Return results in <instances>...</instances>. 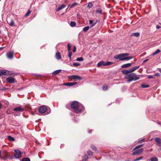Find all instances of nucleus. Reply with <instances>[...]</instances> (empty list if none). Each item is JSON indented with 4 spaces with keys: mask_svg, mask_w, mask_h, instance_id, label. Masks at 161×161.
Here are the masks:
<instances>
[{
    "mask_svg": "<svg viewBox=\"0 0 161 161\" xmlns=\"http://www.w3.org/2000/svg\"><path fill=\"white\" fill-rule=\"evenodd\" d=\"M1 32V31H0V33Z\"/></svg>",
    "mask_w": 161,
    "mask_h": 161,
    "instance_id": "nucleus-61",
    "label": "nucleus"
},
{
    "mask_svg": "<svg viewBox=\"0 0 161 161\" xmlns=\"http://www.w3.org/2000/svg\"><path fill=\"white\" fill-rule=\"evenodd\" d=\"M148 59H146L145 60H144L143 61V63H145V62H146L148 60Z\"/></svg>",
    "mask_w": 161,
    "mask_h": 161,
    "instance_id": "nucleus-54",
    "label": "nucleus"
},
{
    "mask_svg": "<svg viewBox=\"0 0 161 161\" xmlns=\"http://www.w3.org/2000/svg\"><path fill=\"white\" fill-rule=\"evenodd\" d=\"M159 71L160 72V73H161V69H159Z\"/></svg>",
    "mask_w": 161,
    "mask_h": 161,
    "instance_id": "nucleus-57",
    "label": "nucleus"
},
{
    "mask_svg": "<svg viewBox=\"0 0 161 161\" xmlns=\"http://www.w3.org/2000/svg\"><path fill=\"white\" fill-rule=\"evenodd\" d=\"M139 35L140 34L138 32L133 33L131 35V36H134L137 37L139 36Z\"/></svg>",
    "mask_w": 161,
    "mask_h": 161,
    "instance_id": "nucleus-24",
    "label": "nucleus"
},
{
    "mask_svg": "<svg viewBox=\"0 0 161 161\" xmlns=\"http://www.w3.org/2000/svg\"><path fill=\"white\" fill-rule=\"evenodd\" d=\"M160 28H161V27L159 25H157L156 26V28L157 29H159Z\"/></svg>",
    "mask_w": 161,
    "mask_h": 161,
    "instance_id": "nucleus-52",
    "label": "nucleus"
},
{
    "mask_svg": "<svg viewBox=\"0 0 161 161\" xmlns=\"http://www.w3.org/2000/svg\"><path fill=\"white\" fill-rule=\"evenodd\" d=\"M142 158V157H139L136 159H134V160H133V161H137L140 160Z\"/></svg>",
    "mask_w": 161,
    "mask_h": 161,
    "instance_id": "nucleus-40",
    "label": "nucleus"
},
{
    "mask_svg": "<svg viewBox=\"0 0 161 161\" xmlns=\"http://www.w3.org/2000/svg\"><path fill=\"white\" fill-rule=\"evenodd\" d=\"M8 73V71L6 70H0V76H7V73Z\"/></svg>",
    "mask_w": 161,
    "mask_h": 161,
    "instance_id": "nucleus-7",
    "label": "nucleus"
},
{
    "mask_svg": "<svg viewBox=\"0 0 161 161\" xmlns=\"http://www.w3.org/2000/svg\"><path fill=\"white\" fill-rule=\"evenodd\" d=\"M8 139L10 141H14L15 140V139L14 137L11 136H8Z\"/></svg>",
    "mask_w": 161,
    "mask_h": 161,
    "instance_id": "nucleus-29",
    "label": "nucleus"
},
{
    "mask_svg": "<svg viewBox=\"0 0 161 161\" xmlns=\"http://www.w3.org/2000/svg\"><path fill=\"white\" fill-rule=\"evenodd\" d=\"M161 25V23H159Z\"/></svg>",
    "mask_w": 161,
    "mask_h": 161,
    "instance_id": "nucleus-60",
    "label": "nucleus"
},
{
    "mask_svg": "<svg viewBox=\"0 0 161 161\" xmlns=\"http://www.w3.org/2000/svg\"><path fill=\"white\" fill-rule=\"evenodd\" d=\"M14 151L15 152L14 156L17 158H19L21 157V152L20 150L18 149L14 150Z\"/></svg>",
    "mask_w": 161,
    "mask_h": 161,
    "instance_id": "nucleus-6",
    "label": "nucleus"
},
{
    "mask_svg": "<svg viewBox=\"0 0 161 161\" xmlns=\"http://www.w3.org/2000/svg\"><path fill=\"white\" fill-rule=\"evenodd\" d=\"M71 107L76 114H80L84 110V107L77 101H74L72 102Z\"/></svg>",
    "mask_w": 161,
    "mask_h": 161,
    "instance_id": "nucleus-1",
    "label": "nucleus"
},
{
    "mask_svg": "<svg viewBox=\"0 0 161 161\" xmlns=\"http://www.w3.org/2000/svg\"><path fill=\"white\" fill-rule=\"evenodd\" d=\"M108 86H104L102 87L104 91L107 90L108 89Z\"/></svg>",
    "mask_w": 161,
    "mask_h": 161,
    "instance_id": "nucleus-41",
    "label": "nucleus"
},
{
    "mask_svg": "<svg viewBox=\"0 0 161 161\" xmlns=\"http://www.w3.org/2000/svg\"><path fill=\"white\" fill-rule=\"evenodd\" d=\"M13 110L15 111L22 112L24 109L21 106L18 107L14 108Z\"/></svg>",
    "mask_w": 161,
    "mask_h": 161,
    "instance_id": "nucleus-8",
    "label": "nucleus"
},
{
    "mask_svg": "<svg viewBox=\"0 0 161 161\" xmlns=\"http://www.w3.org/2000/svg\"><path fill=\"white\" fill-rule=\"evenodd\" d=\"M132 65L131 63H128L127 64H124L121 66L122 68H126Z\"/></svg>",
    "mask_w": 161,
    "mask_h": 161,
    "instance_id": "nucleus-16",
    "label": "nucleus"
},
{
    "mask_svg": "<svg viewBox=\"0 0 161 161\" xmlns=\"http://www.w3.org/2000/svg\"><path fill=\"white\" fill-rule=\"evenodd\" d=\"M136 74L135 73H132L129 74V76H130V78L132 79H136L137 78H139V77L136 76Z\"/></svg>",
    "mask_w": 161,
    "mask_h": 161,
    "instance_id": "nucleus-15",
    "label": "nucleus"
},
{
    "mask_svg": "<svg viewBox=\"0 0 161 161\" xmlns=\"http://www.w3.org/2000/svg\"><path fill=\"white\" fill-rule=\"evenodd\" d=\"M89 22L90 24L91 25V27H93L96 24V23H95L94 24H92L93 21L92 20H89Z\"/></svg>",
    "mask_w": 161,
    "mask_h": 161,
    "instance_id": "nucleus-25",
    "label": "nucleus"
},
{
    "mask_svg": "<svg viewBox=\"0 0 161 161\" xmlns=\"http://www.w3.org/2000/svg\"><path fill=\"white\" fill-rule=\"evenodd\" d=\"M88 154L90 156H92L93 155V153L90 150H89L87 152Z\"/></svg>",
    "mask_w": 161,
    "mask_h": 161,
    "instance_id": "nucleus-33",
    "label": "nucleus"
},
{
    "mask_svg": "<svg viewBox=\"0 0 161 161\" xmlns=\"http://www.w3.org/2000/svg\"><path fill=\"white\" fill-rule=\"evenodd\" d=\"M69 77L71 78L72 79L77 80H80L82 79V78L80 76L77 75H72L70 76Z\"/></svg>",
    "mask_w": 161,
    "mask_h": 161,
    "instance_id": "nucleus-10",
    "label": "nucleus"
},
{
    "mask_svg": "<svg viewBox=\"0 0 161 161\" xmlns=\"http://www.w3.org/2000/svg\"><path fill=\"white\" fill-rule=\"evenodd\" d=\"M132 71L131 70V69H130L129 70H128V74L132 72Z\"/></svg>",
    "mask_w": 161,
    "mask_h": 161,
    "instance_id": "nucleus-46",
    "label": "nucleus"
},
{
    "mask_svg": "<svg viewBox=\"0 0 161 161\" xmlns=\"http://www.w3.org/2000/svg\"><path fill=\"white\" fill-rule=\"evenodd\" d=\"M160 52V50L159 49L157 50L154 53L152 54L153 56H154L155 55L158 53Z\"/></svg>",
    "mask_w": 161,
    "mask_h": 161,
    "instance_id": "nucleus-20",
    "label": "nucleus"
},
{
    "mask_svg": "<svg viewBox=\"0 0 161 161\" xmlns=\"http://www.w3.org/2000/svg\"><path fill=\"white\" fill-rule=\"evenodd\" d=\"M8 74H7V76H14L15 75V74L12 72V71H8Z\"/></svg>",
    "mask_w": 161,
    "mask_h": 161,
    "instance_id": "nucleus-19",
    "label": "nucleus"
},
{
    "mask_svg": "<svg viewBox=\"0 0 161 161\" xmlns=\"http://www.w3.org/2000/svg\"><path fill=\"white\" fill-rule=\"evenodd\" d=\"M88 158V156L86 154L84 155V156L83 157V159H82V161H86Z\"/></svg>",
    "mask_w": 161,
    "mask_h": 161,
    "instance_id": "nucleus-21",
    "label": "nucleus"
},
{
    "mask_svg": "<svg viewBox=\"0 0 161 161\" xmlns=\"http://www.w3.org/2000/svg\"><path fill=\"white\" fill-rule=\"evenodd\" d=\"M32 114L33 115H34V114L33 113H32Z\"/></svg>",
    "mask_w": 161,
    "mask_h": 161,
    "instance_id": "nucleus-59",
    "label": "nucleus"
},
{
    "mask_svg": "<svg viewBox=\"0 0 161 161\" xmlns=\"http://www.w3.org/2000/svg\"><path fill=\"white\" fill-rule=\"evenodd\" d=\"M158 150H161V149H160H160H158Z\"/></svg>",
    "mask_w": 161,
    "mask_h": 161,
    "instance_id": "nucleus-58",
    "label": "nucleus"
},
{
    "mask_svg": "<svg viewBox=\"0 0 161 161\" xmlns=\"http://www.w3.org/2000/svg\"><path fill=\"white\" fill-rule=\"evenodd\" d=\"M140 67V66H136L133 68H131V70L132 71V72L134 71L135 70H136L137 69H138Z\"/></svg>",
    "mask_w": 161,
    "mask_h": 161,
    "instance_id": "nucleus-22",
    "label": "nucleus"
},
{
    "mask_svg": "<svg viewBox=\"0 0 161 161\" xmlns=\"http://www.w3.org/2000/svg\"><path fill=\"white\" fill-rule=\"evenodd\" d=\"M67 47H68V50L69 52L70 51L71 49V45L69 44V43H68L67 45Z\"/></svg>",
    "mask_w": 161,
    "mask_h": 161,
    "instance_id": "nucleus-42",
    "label": "nucleus"
},
{
    "mask_svg": "<svg viewBox=\"0 0 161 161\" xmlns=\"http://www.w3.org/2000/svg\"><path fill=\"white\" fill-rule=\"evenodd\" d=\"M77 84V82H68L65 83L64 84V85L66 86H72L74 85H75Z\"/></svg>",
    "mask_w": 161,
    "mask_h": 161,
    "instance_id": "nucleus-13",
    "label": "nucleus"
},
{
    "mask_svg": "<svg viewBox=\"0 0 161 161\" xmlns=\"http://www.w3.org/2000/svg\"><path fill=\"white\" fill-rule=\"evenodd\" d=\"M141 86L143 88H148L149 87V85H146L145 84H142L141 85Z\"/></svg>",
    "mask_w": 161,
    "mask_h": 161,
    "instance_id": "nucleus-32",
    "label": "nucleus"
},
{
    "mask_svg": "<svg viewBox=\"0 0 161 161\" xmlns=\"http://www.w3.org/2000/svg\"><path fill=\"white\" fill-rule=\"evenodd\" d=\"M76 47L75 46H74V47L73 52H75L76 51Z\"/></svg>",
    "mask_w": 161,
    "mask_h": 161,
    "instance_id": "nucleus-50",
    "label": "nucleus"
},
{
    "mask_svg": "<svg viewBox=\"0 0 161 161\" xmlns=\"http://www.w3.org/2000/svg\"><path fill=\"white\" fill-rule=\"evenodd\" d=\"M22 161H30L29 158H24L22 159Z\"/></svg>",
    "mask_w": 161,
    "mask_h": 161,
    "instance_id": "nucleus-36",
    "label": "nucleus"
},
{
    "mask_svg": "<svg viewBox=\"0 0 161 161\" xmlns=\"http://www.w3.org/2000/svg\"><path fill=\"white\" fill-rule=\"evenodd\" d=\"M76 60L79 61H82L83 60V58L82 57L78 58H77Z\"/></svg>",
    "mask_w": 161,
    "mask_h": 161,
    "instance_id": "nucleus-37",
    "label": "nucleus"
},
{
    "mask_svg": "<svg viewBox=\"0 0 161 161\" xmlns=\"http://www.w3.org/2000/svg\"><path fill=\"white\" fill-rule=\"evenodd\" d=\"M2 105L1 104V103L0 102V109L2 108Z\"/></svg>",
    "mask_w": 161,
    "mask_h": 161,
    "instance_id": "nucleus-55",
    "label": "nucleus"
},
{
    "mask_svg": "<svg viewBox=\"0 0 161 161\" xmlns=\"http://www.w3.org/2000/svg\"><path fill=\"white\" fill-rule=\"evenodd\" d=\"M159 75H160V74L158 73H156L155 75L156 76H159Z\"/></svg>",
    "mask_w": 161,
    "mask_h": 161,
    "instance_id": "nucleus-53",
    "label": "nucleus"
},
{
    "mask_svg": "<svg viewBox=\"0 0 161 161\" xmlns=\"http://www.w3.org/2000/svg\"><path fill=\"white\" fill-rule=\"evenodd\" d=\"M61 71V69H58V70L55 71L52 74L53 75H57L59 74L60 73V72Z\"/></svg>",
    "mask_w": 161,
    "mask_h": 161,
    "instance_id": "nucleus-18",
    "label": "nucleus"
},
{
    "mask_svg": "<svg viewBox=\"0 0 161 161\" xmlns=\"http://www.w3.org/2000/svg\"><path fill=\"white\" fill-rule=\"evenodd\" d=\"M78 5V3H74L72 4L70 6H69V9H70L72 8H73L75 6Z\"/></svg>",
    "mask_w": 161,
    "mask_h": 161,
    "instance_id": "nucleus-28",
    "label": "nucleus"
},
{
    "mask_svg": "<svg viewBox=\"0 0 161 161\" xmlns=\"http://www.w3.org/2000/svg\"><path fill=\"white\" fill-rule=\"evenodd\" d=\"M129 76V75H126L125 76V79H128V78H130V76Z\"/></svg>",
    "mask_w": 161,
    "mask_h": 161,
    "instance_id": "nucleus-47",
    "label": "nucleus"
},
{
    "mask_svg": "<svg viewBox=\"0 0 161 161\" xmlns=\"http://www.w3.org/2000/svg\"><path fill=\"white\" fill-rule=\"evenodd\" d=\"M31 11L30 10H29L28 11V12L26 14H25V16L26 17H27L28 15L31 13Z\"/></svg>",
    "mask_w": 161,
    "mask_h": 161,
    "instance_id": "nucleus-44",
    "label": "nucleus"
},
{
    "mask_svg": "<svg viewBox=\"0 0 161 161\" xmlns=\"http://www.w3.org/2000/svg\"><path fill=\"white\" fill-rule=\"evenodd\" d=\"M123 54L124 57H125L129 55V54L127 53H123Z\"/></svg>",
    "mask_w": 161,
    "mask_h": 161,
    "instance_id": "nucleus-48",
    "label": "nucleus"
},
{
    "mask_svg": "<svg viewBox=\"0 0 161 161\" xmlns=\"http://www.w3.org/2000/svg\"><path fill=\"white\" fill-rule=\"evenodd\" d=\"M91 147L92 149L93 150L96 151L97 150V148L96 147L92 145L91 146Z\"/></svg>",
    "mask_w": 161,
    "mask_h": 161,
    "instance_id": "nucleus-43",
    "label": "nucleus"
},
{
    "mask_svg": "<svg viewBox=\"0 0 161 161\" xmlns=\"http://www.w3.org/2000/svg\"><path fill=\"white\" fill-rule=\"evenodd\" d=\"M148 78H149V79L153 78V77L152 75H150L148 76Z\"/></svg>",
    "mask_w": 161,
    "mask_h": 161,
    "instance_id": "nucleus-49",
    "label": "nucleus"
},
{
    "mask_svg": "<svg viewBox=\"0 0 161 161\" xmlns=\"http://www.w3.org/2000/svg\"><path fill=\"white\" fill-rule=\"evenodd\" d=\"M93 6V4H92V2H90V3H89L88 4V5H87V7L89 8H91Z\"/></svg>",
    "mask_w": 161,
    "mask_h": 161,
    "instance_id": "nucleus-34",
    "label": "nucleus"
},
{
    "mask_svg": "<svg viewBox=\"0 0 161 161\" xmlns=\"http://www.w3.org/2000/svg\"><path fill=\"white\" fill-rule=\"evenodd\" d=\"M113 64V63L111 62L108 61L107 62H104L103 61H101L99 62L97 64L98 67H100L101 66H105Z\"/></svg>",
    "mask_w": 161,
    "mask_h": 161,
    "instance_id": "nucleus-4",
    "label": "nucleus"
},
{
    "mask_svg": "<svg viewBox=\"0 0 161 161\" xmlns=\"http://www.w3.org/2000/svg\"><path fill=\"white\" fill-rule=\"evenodd\" d=\"M6 80L9 83H13L15 81V79L12 76L7 78Z\"/></svg>",
    "mask_w": 161,
    "mask_h": 161,
    "instance_id": "nucleus-9",
    "label": "nucleus"
},
{
    "mask_svg": "<svg viewBox=\"0 0 161 161\" xmlns=\"http://www.w3.org/2000/svg\"><path fill=\"white\" fill-rule=\"evenodd\" d=\"M9 24L10 26H14V20H11Z\"/></svg>",
    "mask_w": 161,
    "mask_h": 161,
    "instance_id": "nucleus-35",
    "label": "nucleus"
},
{
    "mask_svg": "<svg viewBox=\"0 0 161 161\" xmlns=\"http://www.w3.org/2000/svg\"><path fill=\"white\" fill-rule=\"evenodd\" d=\"M70 25L71 27H74L76 25V23L75 22L71 21L70 22Z\"/></svg>",
    "mask_w": 161,
    "mask_h": 161,
    "instance_id": "nucleus-26",
    "label": "nucleus"
},
{
    "mask_svg": "<svg viewBox=\"0 0 161 161\" xmlns=\"http://www.w3.org/2000/svg\"><path fill=\"white\" fill-rule=\"evenodd\" d=\"M72 52L69 51L68 54V57H69L70 60H71V56H72Z\"/></svg>",
    "mask_w": 161,
    "mask_h": 161,
    "instance_id": "nucleus-39",
    "label": "nucleus"
},
{
    "mask_svg": "<svg viewBox=\"0 0 161 161\" xmlns=\"http://www.w3.org/2000/svg\"><path fill=\"white\" fill-rule=\"evenodd\" d=\"M89 29V27L87 26L84 27L83 29V31L84 32H86Z\"/></svg>",
    "mask_w": 161,
    "mask_h": 161,
    "instance_id": "nucleus-27",
    "label": "nucleus"
},
{
    "mask_svg": "<svg viewBox=\"0 0 161 161\" xmlns=\"http://www.w3.org/2000/svg\"><path fill=\"white\" fill-rule=\"evenodd\" d=\"M155 140L157 145L161 147V139L158 137H156L155 138Z\"/></svg>",
    "mask_w": 161,
    "mask_h": 161,
    "instance_id": "nucleus-11",
    "label": "nucleus"
},
{
    "mask_svg": "<svg viewBox=\"0 0 161 161\" xmlns=\"http://www.w3.org/2000/svg\"><path fill=\"white\" fill-rule=\"evenodd\" d=\"M1 152L0 151V158H3L1 157Z\"/></svg>",
    "mask_w": 161,
    "mask_h": 161,
    "instance_id": "nucleus-56",
    "label": "nucleus"
},
{
    "mask_svg": "<svg viewBox=\"0 0 161 161\" xmlns=\"http://www.w3.org/2000/svg\"><path fill=\"white\" fill-rule=\"evenodd\" d=\"M96 12L97 13L101 14H102V11L101 9L100 8H98L96 10Z\"/></svg>",
    "mask_w": 161,
    "mask_h": 161,
    "instance_id": "nucleus-30",
    "label": "nucleus"
},
{
    "mask_svg": "<svg viewBox=\"0 0 161 161\" xmlns=\"http://www.w3.org/2000/svg\"><path fill=\"white\" fill-rule=\"evenodd\" d=\"M143 146V144H141L135 147L133 149V151H134V152L132 153V155H135L139 154L140 153H142L143 151V149L141 148L139 149V148L142 147Z\"/></svg>",
    "mask_w": 161,
    "mask_h": 161,
    "instance_id": "nucleus-2",
    "label": "nucleus"
},
{
    "mask_svg": "<svg viewBox=\"0 0 161 161\" xmlns=\"http://www.w3.org/2000/svg\"><path fill=\"white\" fill-rule=\"evenodd\" d=\"M66 6L64 4H62V5L59 7L57 9L56 11H58L64 8Z\"/></svg>",
    "mask_w": 161,
    "mask_h": 161,
    "instance_id": "nucleus-17",
    "label": "nucleus"
},
{
    "mask_svg": "<svg viewBox=\"0 0 161 161\" xmlns=\"http://www.w3.org/2000/svg\"><path fill=\"white\" fill-rule=\"evenodd\" d=\"M114 58L116 59H119L120 60H129L133 58V57L132 56L129 57H124L123 54V53L116 55L114 57Z\"/></svg>",
    "mask_w": 161,
    "mask_h": 161,
    "instance_id": "nucleus-3",
    "label": "nucleus"
},
{
    "mask_svg": "<svg viewBox=\"0 0 161 161\" xmlns=\"http://www.w3.org/2000/svg\"><path fill=\"white\" fill-rule=\"evenodd\" d=\"M144 140V139H142L139 141L138 142L139 143H141L142 142H143Z\"/></svg>",
    "mask_w": 161,
    "mask_h": 161,
    "instance_id": "nucleus-51",
    "label": "nucleus"
},
{
    "mask_svg": "<svg viewBox=\"0 0 161 161\" xmlns=\"http://www.w3.org/2000/svg\"><path fill=\"white\" fill-rule=\"evenodd\" d=\"M55 57L58 60H59L61 58V55L59 52H57L56 53Z\"/></svg>",
    "mask_w": 161,
    "mask_h": 161,
    "instance_id": "nucleus-14",
    "label": "nucleus"
},
{
    "mask_svg": "<svg viewBox=\"0 0 161 161\" xmlns=\"http://www.w3.org/2000/svg\"><path fill=\"white\" fill-rule=\"evenodd\" d=\"M139 78H136V79H132L130 78H129V79L128 80V82H130L132 81V80L135 81V80H138L139 79Z\"/></svg>",
    "mask_w": 161,
    "mask_h": 161,
    "instance_id": "nucleus-23",
    "label": "nucleus"
},
{
    "mask_svg": "<svg viewBox=\"0 0 161 161\" xmlns=\"http://www.w3.org/2000/svg\"><path fill=\"white\" fill-rule=\"evenodd\" d=\"M80 64L79 63H73V65L75 66H78L80 65Z\"/></svg>",
    "mask_w": 161,
    "mask_h": 161,
    "instance_id": "nucleus-45",
    "label": "nucleus"
},
{
    "mask_svg": "<svg viewBox=\"0 0 161 161\" xmlns=\"http://www.w3.org/2000/svg\"><path fill=\"white\" fill-rule=\"evenodd\" d=\"M128 70L126 69H123L122 71V72L123 74H128Z\"/></svg>",
    "mask_w": 161,
    "mask_h": 161,
    "instance_id": "nucleus-38",
    "label": "nucleus"
},
{
    "mask_svg": "<svg viewBox=\"0 0 161 161\" xmlns=\"http://www.w3.org/2000/svg\"><path fill=\"white\" fill-rule=\"evenodd\" d=\"M47 110V108L45 105L41 106L39 108V112L41 113H44L46 112Z\"/></svg>",
    "mask_w": 161,
    "mask_h": 161,
    "instance_id": "nucleus-5",
    "label": "nucleus"
},
{
    "mask_svg": "<svg viewBox=\"0 0 161 161\" xmlns=\"http://www.w3.org/2000/svg\"><path fill=\"white\" fill-rule=\"evenodd\" d=\"M151 161H158V159L157 157L151 158L150 159Z\"/></svg>",
    "mask_w": 161,
    "mask_h": 161,
    "instance_id": "nucleus-31",
    "label": "nucleus"
},
{
    "mask_svg": "<svg viewBox=\"0 0 161 161\" xmlns=\"http://www.w3.org/2000/svg\"><path fill=\"white\" fill-rule=\"evenodd\" d=\"M14 53L13 52H10L7 53V57L10 59L12 58L14 56Z\"/></svg>",
    "mask_w": 161,
    "mask_h": 161,
    "instance_id": "nucleus-12",
    "label": "nucleus"
}]
</instances>
